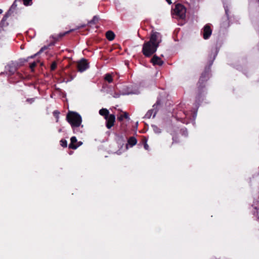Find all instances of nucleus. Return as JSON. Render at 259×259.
<instances>
[{"label":"nucleus","instance_id":"obj_1","mask_svg":"<svg viewBox=\"0 0 259 259\" xmlns=\"http://www.w3.org/2000/svg\"><path fill=\"white\" fill-rule=\"evenodd\" d=\"M161 41V37L159 33L152 32L150 40L143 45L142 52L146 57H150L157 50L159 44Z\"/></svg>","mask_w":259,"mask_h":259},{"label":"nucleus","instance_id":"obj_2","mask_svg":"<svg viewBox=\"0 0 259 259\" xmlns=\"http://www.w3.org/2000/svg\"><path fill=\"white\" fill-rule=\"evenodd\" d=\"M67 119L71 124L74 132L77 133V128L81 125L82 122L80 115L76 112H71L68 113Z\"/></svg>","mask_w":259,"mask_h":259},{"label":"nucleus","instance_id":"obj_3","mask_svg":"<svg viewBox=\"0 0 259 259\" xmlns=\"http://www.w3.org/2000/svg\"><path fill=\"white\" fill-rule=\"evenodd\" d=\"M174 12L180 19H184L186 17V9L181 4H177L176 5Z\"/></svg>","mask_w":259,"mask_h":259},{"label":"nucleus","instance_id":"obj_4","mask_svg":"<svg viewBox=\"0 0 259 259\" xmlns=\"http://www.w3.org/2000/svg\"><path fill=\"white\" fill-rule=\"evenodd\" d=\"M106 126L107 128H111L114 124L115 121V116L114 114H110L105 118Z\"/></svg>","mask_w":259,"mask_h":259},{"label":"nucleus","instance_id":"obj_5","mask_svg":"<svg viewBox=\"0 0 259 259\" xmlns=\"http://www.w3.org/2000/svg\"><path fill=\"white\" fill-rule=\"evenodd\" d=\"M78 70L80 72H83L89 68V64L87 60L82 59L77 64Z\"/></svg>","mask_w":259,"mask_h":259},{"label":"nucleus","instance_id":"obj_6","mask_svg":"<svg viewBox=\"0 0 259 259\" xmlns=\"http://www.w3.org/2000/svg\"><path fill=\"white\" fill-rule=\"evenodd\" d=\"M212 33V30L209 24L204 26L203 29V36L205 39L208 38Z\"/></svg>","mask_w":259,"mask_h":259},{"label":"nucleus","instance_id":"obj_7","mask_svg":"<svg viewBox=\"0 0 259 259\" xmlns=\"http://www.w3.org/2000/svg\"><path fill=\"white\" fill-rule=\"evenodd\" d=\"M70 141L71 142L69 145V148L70 149H76L81 144V143L77 142L75 137H71Z\"/></svg>","mask_w":259,"mask_h":259},{"label":"nucleus","instance_id":"obj_8","mask_svg":"<svg viewBox=\"0 0 259 259\" xmlns=\"http://www.w3.org/2000/svg\"><path fill=\"white\" fill-rule=\"evenodd\" d=\"M151 62L153 65H161L163 64V61L162 60L158 57L156 56H154L151 59Z\"/></svg>","mask_w":259,"mask_h":259},{"label":"nucleus","instance_id":"obj_9","mask_svg":"<svg viewBox=\"0 0 259 259\" xmlns=\"http://www.w3.org/2000/svg\"><path fill=\"white\" fill-rule=\"evenodd\" d=\"M99 114L101 115L104 116V118H105L106 117H107L108 116H109L110 115L108 110H107L106 108H102V109H100L99 111Z\"/></svg>","mask_w":259,"mask_h":259},{"label":"nucleus","instance_id":"obj_10","mask_svg":"<svg viewBox=\"0 0 259 259\" xmlns=\"http://www.w3.org/2000/svg\"><path fill=\"white\" fill-rule=\"evenodd\" d=\"M124 118L129 119V115L126 112H122V114L117 117V119L120 121H122Z\"/></svg>","mask_w":259,"mask_h":259},{"label":"nucleus","instance_id":"obj_11","mask_svg":"<svg viewBox=\"0 0 259 259\" xmlns=\"http://www.w3.org/2000/svg\"><path fill=\"white\" fill-rule=\"evenodd\" d=\"M106 38L110 41L114 39L115 37L114 33L111 31H108L106 33Z\"/></svg>","mask_w":259,"mask_h":259},{"label":"nucleus","instance_id":"obj_12","mask_svg":"<svg viewBox=\"0 0 259 259\" xmlns=\"http://www.w3.org/2000/svg\"><path fill=\"white\" fill-rule=\"evenodd\" d=\"M128 144L131 147L137 144V141L135 137H131L128 140Z\"/></svg>","mask_w":259,"mask_h":259},{"label":"nucleus","instance_id":"obj_13","mask_svg":"<svg viewBox=\"0 0 259 259\" xmlns=\"http://www.w3.org/2000/svg\"><path fill=\"white\" fill-rule=\"evenodd\" d=\"M105 79L108 82H111L113 80L112 76L109 74H107L105 75Z\"/></svg>","mask_w":259,"mask_h":259},{"label":"nucleus","instance_id":"obj_14","mask_svg":"<svg viewBox=\"0 0 259 259\" xmlns=\"http://www.w3.org/2000/svg\"><path fill=\"white\" fill-rule=\"evenodd\" d=\"M60 144L63 147H66L67 146V142L65 140H61L60 141Z\"/></svg>","mask_w":259,"mask_h":259},{"label":"nucleus","instance_id":"obj_15","mask_svg":"<svg viewBox=\"0 0 259 259\" xmlns=\"http://www.w3.org/2000/svg\"><path fill=\"white\" fill-rule=\"evenodd\" d=\"M32 0H23V4L25 6H28L30 5L31 3Z\"/></svg>","mask_w":259,"mask_h":259},{"label":"nucleus","instance_id":"obj_16","mask_svg":"<svg viewBox=\"0 0 259 259\" xmlns=\"http://www.w3.org/2000/svg\"><path fill=\"white\" fill-rule=\"evenodd\" d=\"M152 113H153V111H152V110H149V111L146 113V115H145V116H146V117L147 118H149L151 116V115H152Z\"/></svg>","mask_w":259,"mask_h":259},{"label":"nucleus","instance_id":"obj_17","mask_svg":"<svg viewBox=\"0 0 259 259\" xmlns=\"http://www.w3.org/2000/svg\"><path fill=\"white\" fill-rule=\"evenodd\" d=\"M56 67H57L56 63V62L52 63L51 66V69L53 70L56 69Z\"/></svg>","mask_w":259,"mask_h":259},{"label":"nucleus","instance_id":"obj_18","mask_svg":"<svg viewBox=\"0 0 259 259\" xmlns=\"http://www.w3.org/2000/svg\"><path fill=\"white\" fill-rule=\"evenodd\" d=\"M35 66H36V63L33 62V63H32L31 64H30V67L31 69V70H33V68L35 67Z\"/></svg>","mask_w":259,"mask_h":259},{"label":"nucleus","instance_id":"obj_19","mask_svg":"<svg viewBox=\"0 0 259 259\" xmlns=\"http://www.w3.org/2000/svg\"><path fill=\"white\" fill-rule=\"evenodd\" d=\"M42 49H41L39 51V52H38L37 53L35 54L34 56H31V57H30V58H33L34 56H36L37 54H39V53H40L41 52H42Z\"/></svg>","mask_w":259,"mask_h":259},{"label":"nucleus","instance_id":"obj_20","mask_svg":"<svg viewBox=\"0 0 259 259\" xmlns=\"http://www.w3.org/2000/svg\"><path fill=\"white\" fill-rule=\"evenodd\" d=\"M144 147L146 149V150H148V145H147V144H145L144 145Z\"/></svg>","mask_w":259,"mask_h":259},{"label":"nucleus","instance_id":"obj_21","mask_svg":"<svg viewBox=\"0 0 259 259\" xmlns=\"http://www.w3.org/2000/svg\"><path fill=\"white\" fill-rule=\"evenodd\" d=\"M166 1L169 4H171L172 3H171V0H166Z\"/></svg>","mask_w":259,"mask_h":259},{"label":"nucleus","instance_id":"obj_22","mask_svg":"<svg viewBox=\"0 0 259 259\" xmlns=\"http://www.w3.org/2000/svg\"><path fill=\"white\" fill-rule=\"evenodd\" d=\"M113 97H114V98H118V97H119V95H118V94H116V95H115L114 96H113Z\"/></svg>","mask_w":259,"mask_h":259},{"label":"nucleus","instance_id":"obj_23","mask_svg":"<svg viewBox=\"0 0 259 259\" xmlns=\"http://www.w3.org/2000/svg\"><path fill=\"white\" fill-rule=\"evenodd\" d=\"M67 32H66L65 33H63V34H60V37H63V36H64Z\"/></svg>","mask_w":259,"mask_h":259},{"label":"nucleus","instance_id":"obj_24","mask_svg":"<svg viewBox=\"0 0 259 259\" xmlns=\"http://www.w3.org/2000/svg\"><path fill=\"white\" fill-rule=\"evenodd\" d=\"M2 12H3V11L1 9H0V14L2 13Z\"/></svg>","mask_w":259,"mask_h":259}]
</instances>
